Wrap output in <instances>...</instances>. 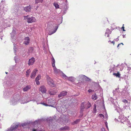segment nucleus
I'll return each mask as SVG.
<instances>
[{
	"label": "nucleus",
	"instance_id": "nucleus-62",
	"mask_svg": "<svg viewBox=\"0 0 131 131\" xmlns=\"http://www.w3.org/2000/svg\"><path fill=\"white\" fill-rule=\"evenodd\" d=\"M126 107H127V108H128L129 109V110L130 109V108L129 107H128L127 106H126Z\"/></svg>",
	"mask_w": 131,
	"mask_h": 131
},
{
	"label": "nucleus",
	"instance_id": "nucleus-39",
	"mask_svg": "<svg viewBox=\"0 0 131 131\" xmlns=\"http://www.w3.org/2000/svg\"><path fill=\"white\" fill-rule=\"evenodd\" d=\"M80 121V119H78L76 120L74 122L73 124H76L78 123Z\"/></svg>",
	"mask_w": 131,
	"mask_h": 131
},
{
	"label": "nucleus",
	"instance_id": "nucleus-55",
	"mask_svg": "<svg viewBox=\"0 0 131 131\" xmlns=\"http://www.w3.org/2000/svg\"><path fill=\"white\" fill-rule=\"evenodd\" d=\"M16 58H17V57L16 56H15V57H14V59H15V62H16Z\"/></svg>",
	"mask_w": 131,
	"mask_h": 131
},
{
	"label": "nucleus",
	"instance_id": "nucleus-36",
	"mask_svg": "<svg viewBox=\"0 0 131 131\" xmlns=\"http://www.w3.org/2000/svg\"><path fill=\"white\" fill-rule=\"evenodd\" d=\"M68 80L71 81L73 82L74 80V78L73 77H69Z\"/></svg>",
	"mask_w": 131,
	"mask_h": 131
},
{
	"label": "nucleus",
	"instance_id": "nucleus-4",
	"mask_svg": "<svg viewBox=\"0 0 131 131\" xmlns=\"http://www.w3.org/2000/svg\"><path fill=\"white\" fill-rule=\"evenodd\" d=\"M24 18L25 20H26L27 22L29 23H31L34 22L36 20L35 18L33 17H29V16H24Z\"/></svg>",
	"mask_w": 131,
	"mask_h": 131
},
{
	"label": "nucleus",
	"instance_id": "nucleus-28",
	"mask_svg": "<svg viewBox=\"0 0 131 131\" xmlns=\"http://www.w3.org/2000/svg\"><path fill=\"white\" fill-rule=\"evenodd\" d=\"M128 119L127 120V122L129 124H131V115L128 116Z\"/></svg>",
	"mask_w": 131,
	"mask_h": 131
},
{
	"label": "nucleus",
	"instance_id": "nucleus-18",
	"mask_svg": "<svg viewBox=\"0 0 131 131\" xmlns=\"http://www.w3.org/2000/svg\"><path fill=\"white\" fill-rule=\"evenodd\" d=\"M35 61V59L34 58H31L29 60L28 64L29 65H32Z\"/></svg>",
	"mask_w": 131,
	"mask_h": 131
},
{
	"label": "nucleus",
	"instance_id": "nucleus-14",
	"mask_svg": "<svg viewBox=\"0 0 131 131\" xmlns=\"http://www.w3.org/2000/svg\"><path fill=\"white\" fill-rule=\"evenodd\" d=\"M54 73L56 74L60 73L61 71L59 69H57L56 67H53Z\"/></svg>",
	"mask_w": 131,
	"mask_h": 131
},
{
	"label": "nucleus",
	"instance_id": "nucleus-13",
	"mask_svg": "<svg viewBox=\"0 0 131 131\" xmlns=\"http://www.w3.org/2000/svg\"><path fill=\"white\" fill-rule=\"evenodd\" d=\"M17 33V30L16 28H13L12 32L11 33V38H13L14 37V35Z\"/></svg>",
	"mask_w": 131,
	"mask_h": 131
},
{
	"label": "nucleus",
	"instance_id": "nucleus-59",
	"mask_svg": "<svg viewBox=\"0 0 131 131\" xmlns=\"http://www.w3.org/2000/svg\"><path fill=\"white\" fill-rule=\"evenodd\" d=\"M105 117H106L107 118L108 116L107 115V114L105 115Z\"/></svg>",
	"mask_w": 131,
	"mask_h": 131
},
{
	"label": "nucleus",
	"instance_id": "nucleus-63",
	"mask_svg": "<svg viewBox=\"0 0 131 131\" xmlns=\"http://www.w3.org/2000/svg\"><path fill=\"white\" fill-rule=\"evenodd\" d=\"M111 42V41L110 40H109V41H108V42Z\"/></svg>",
	"mask_w": 131,
	"mask_h": 131
},
{
	"label": "nucleus",
	"instance_id": "nucleus-45",
	"mask_svg": "<svg viewBox=\"0 0 131 131\" xmlns=\"http://www.w3.org/2000/svg\"><path fill=\"white\" fill-rule=\"evenodd\" d=\"M93 110L94 113H96V106H94L93 109Z\"/></svg>",
	"mask_w": 131,
	"mask_h": 131
},
{
	"label": "nucleus",
	"instance_id": "nucleus-57",
	"mask_svg": "<svg viewBox=\"0 0 131 131\" xmlns=\"http://www.w3.org/2000/svg\"><path fill=\"white\" fill-rule=\"evenodd\" d=\"M111 43H113V45H114L115 42H114V41H111Z\"/></svg>",
	"mask_w": 131,
	"mask_h": 131
},
{
	"label": "nucleus",
	"instance_id": "nucleus-21",
	"mask_svg": "<svg viewBox=\"0 0 131 131\" xmlns=\"http://www.w3.org/2000/svg\"><path fill=\"white\" fill-rule=\"evenodd\" d=\"M31 88V86L30 85H27L25 87L23 88V90L24 91H27L28 90L30 89Z\"/></svg>",
	"mask_w": 131,
	"mask_h": 131
},
{
	"label": "nucleus",
	"instance_id": "nucleus-32",
	"mask_svg": "<svg viewBox=\"0 0 131 131\" xmlns=\"http://www.w3.org/2000/svg\"><path fill=\"white\" fill-rule=\"evenodd\" d=\"M52 66L53 67H55V60L53 58V57H52Z\"/></svg>",
	"mask_w": 131,
	"mask_h": 131
},
{
	"label": "nucleus",
	"instance_id": "nucleus-40",
	"mask_svg": "<svg viewBox=\"0 0 131 131\" xmlns=\"http://www.w3.org/2000/svg\"><path fill=\"white\" fill-rule=\"evenodd\" d=\"M41 78V76L40 75H39L36 78V80H39Z\"/></svg>",
	"mask_w": 131,
	"mask_h": 131
},
{
	"label": "nucleus",
	"instance_id": "nucleus-31",
	"mask_svg": "<svg viewBox=\"0 0 131 131\" xmlns=\"http://www.w3.org/2000/svg\"><path fill=\"white\" fill-rule=\"evenodd\" d=\"M41 121V120L40 119H38V120H36L33 123V124L34 125L38 124L40 123Z\"/></svg>",
	"mask_w": 131,
	"mask_h": 131
},
{
	"label": "nucleus",
	"instance_id": "nucleus-54",
	"mask_svg": "<svg viewBox=\"0 0 131 131\" xmlns=\"http://www.w3.org/2000/svg\"><path fill=\"white\" fill-rule=\"evenodd\" d=\"M39 7V6H37L36 8H35V9L36 10Z\"/></svg>",
	"mask_w": 131,
	"mask_h": 131
},
{
	"label": "nucleus",
	"instance_id": "nucleus-64",
	"mask_svg": "<svg viewBox=\"0 0 131 131\" xmlns=\"http://www.w3.org/2000/svg\"><path fill=\"white\" fill-rule=\"evenodd\" d=\"M62 20H61V22L60 23V24L61 23H62Z\"/></svg>",
	"mask_w": 131,
	"mask_h": 131
},
{
	"label": "nucleus",
	"instance_id": "nucleus-51",
	"mask_svg": "<svg viewBox=\"0 0 131 131\" xmlns=\"http://www.w3.org/2000/svg\"><path fill=\"white\" fill-rule=\"evenodd\" d=\"M101 131H105V130L104 128H101Z\"/></svg>",
	"mask_w": 131,
	"mask_h": 131
},
{
	"label": "nucleus",
	"instance_id": "nucleus-2",
	"mask_svg": "<svg viewBox=\"0 0 131 131\" xmlns=\"http://www.w3.org/2000/svg\"><path fill=\"white\" fill-rule=\"evenodd\" d=\"M37 99L31 100L30 98L27 96H21L18 99L19 102H20L21 104H25L29 102L30 101H36Z\"/></svg>",
	"mask_w": 131,
	"mask_h": 131
},
{
	"label": "nucleus",
	"instance_id": "nucleus-1",
	"mask_svg": "<svg viewBox=\"0 0 131 131\" xmlns=\"http://www.w3.org/2000/svg\"><path fill=\"white\" fill-rule=\"evenodd\" d=\"M37 104H41L45 106H49L53 107L54 104L56 103V101L54 99L50 98H48L47 99L45 102L41 103V102L38 101L37 100H35Z\"/></svg>",
	"mask_w": 131,
	"mask_h": 131
},
{
	"label": "nucleus",
	"instance_id": "nucleus-30",
	"mask_svg": "<svg viewBox=\"0 0 131 131\" xmlns=\"http://www.w3.org/2000/svg\"><path fill=\"white\" fill-rule=\"evenodd\" d=\"M53 5L54 6L56 9H58L59 8V5L56 2H54L53 4Z\"/></svg>",
	"mask_w": 131,
	"mask_h": 131
},
{
	"label": "nucleus",
	"instance_id": "nucleus-9",
	"mask_svg": "<svg viewBox=\"0 0 131 131\" xmlns=\"http://www.w3.org/2000/svg\"><path fill=\"white\" fill-rule=\"evenodd\" d=\"M58 90L56 89H50L49 91V93L50 95H54L57 93Z\"/></svg>",
	"mask_w": 131,
	"mask_h": 131
},
{
	"label": "nucleus",
	"instance_id": "nucleus-23",
	"mask_svg": "<svg viewBox=\"0 0 131 131\" xmlns=\"http://www.w3.org/2000/svg\"><path fill=\"white\" fill-rule=\"evenodd\" d=\"M58 109L59 110L58 111H59L61 112L62 113L64 112L66 110V109H64L62 106L60 107V109H59V108L58 107V108L57 109V110H58Z\"/></svg>",
	"mask_w": 131,
	"mask_h": 131
},
{
	"label": "nucleus",
	"instance_id": "nucleus-26",
	"mask_svg": "<svg viewBox=\"0 0 131 131\" xmlns=\"http://www.w3.org/2000/svg\"><path fill=\"white\" fill-rule=\"evenodd\" d=\"M98 98L97 96L95 93H94L92 95V99L94 100H95Z\"/></svg>",
	"mask_w": 131,
	"mask_h": 131
},
{
	"label": "nucleus",
	"instance_id": "nucleus-24",
	"mask_svg": "<svg viewBox=\"0 0 131 131\" xmlns=\"http://www.w3.org/2000/svg\"><path fill=\"white\" fill-rule=\"evenodd\" d=\"M85 103V109H87L89 108L91 106V104L89 102L87 103Z\"/></svg>",
	"mask_w": 131,
	"mask_h": 131
},
{
	"label": "nucleus",
	"instance_id": "nucleus-8",
	"mask_svg": "<svg viewBox=\"0 0 131 131\" xmlns=\"http://www.w3.org/2000/svg\"><path fill=\"white\" fill-rule=\"evenodd\" d=\"M67 92L66 91H63L61 92L58 95V97L60 99L63 98L64 96L67 95Z\"/></svg>",
	"mask_w": 131,
	"mask_h": 131
},
{
	"label": "nucleus",
	"instance_id": "nucleus-27",
	"mask_svg": "<svg viewBox=\"0 0 131 131\" xmlns=\"http://www.w3.org/2000/svg\"><path fill=\"white\" fill-rule=\"evenodd\" d=\"M85 103H82L81 105V108L82 111L84 109H85Z\"/></svg>",
	"mask_w": 131,
	"mask_h": 131
},
{
	"label": "nucleus",
	"instance_id": "nucleus-16",
	"mask_svg": "<svg viewBox=\"0 0 131 131\" xmlns=\"http://www.w3.org/2000/svg\"><path fill=\"white\" fill-rule=\"evenodd\" d=\"M30 39L29 37H26L25 38L24 43L26 45H28L29 43Z\"/></svg>",
	"mask_w": 131,
	"mask_h": 131
},
{
	"label": "nucleus",
	"instance_id": "nucleus-52",
	"mask_svg": "<svg viewBox=\"0 0 131 131\" xmlns=\"http://www.w3.org/2000/svg\"><path fill=\"white\" fill-rule=\"evenodd\" d=\"M127 70L129 71L131 70V68L129 67H128Z\"/></svg>",
	"mask_w": 131,
	"mask_h": 131
},
{
	"label": "nucleus",
	"instance_id": "nucleus-42",
	"mask_svg": "<svg viewBox=\"0 0 131 131\" xmlns=\"http://www.w3.org/2000/svg\"><path fill=\"white\" fill-rule=\"evenodd\" d=\"M99 116L100 117L102 118V119H103L104 118V116L102 114H100Z\"/></svg>",
	"mask_w": 131,
	"mask_h": 131
},
{
	"label": "nucleus",
	"instance_id": "nucleus-60",
	"mask_svg": "<svg viewBox=\"0 0 131 131\" xmlns=\"http://www.w3.org/2000/svg\"><path fill=\"white\" fill-rule=\"evenodd\" d=\"M119 37L118 36V38ZM118 38H117L116 39V41H118L119 40V39H118Z\"/></svg>",
	"mask_w": 131,
	"mask_h": 131
},
{
	"label": "nucleus",
	"instance_id": "nucleus-38",
	"mask_svg": "<svg viewBox=\"0 0 131 131\" xmlns=\"http://www.w3.org/2000/svg\"><path fill=\"white\" fill-rule=\"evenodd\" d=\"M43 1V0H35V2L36 4L39 3H42Z\"/></svg>",
	"mask_w": 131,
	"mask_h": 131
},
{
	"label": "nucleus",
	"instance_id": "nucleus-12",
	"mask_svg": "<svg viewBox=\"0 0 131 131\" xmlns=\"http://www.w3.org/2000/svg\"><path fill=\"white\" fill-rule=\"evenodd\" d=\"M32 9V6L30 5L27 6L25 7L24 8V10L26 12H30Z\"/></svg>",
	"mask_w": 131,
	"mask_h": 131
},
{
	"label": "nucleus",
	"instance_id": "nucleus-61",
	"mask_svg": "<svg viewBox=\"0 0 131 131\" xmlns=\"http://www.w3.org/2000/svg\"><path fill=\"white\" fill-rule=\"evenodd\" d=\"M106 128H107V129H108V126L107 125V126H106Z\"/></svg>",
	"mask_w": 131,
	"mask_h": 131
},
{
	"label": "nucleus",
	"instance_id": "nucleus-53",
	"mask_svg": "<svg viewBox=\"0 0 131 131\" xmlns=\"http://www.w3.org/2000/svg\"><path fill=\"white\" fill-rule=\"evenodd\" d=\"M121 44H122L123 45V43H121L118 44V45L117 46V47H118Z\"/></svg>",
	"mask_w": 131,
	"mask_h": 131
},
{
	"label": "nucleus",
	"instance_id": "nucleus-48",
	"mask_svg": "<svg viewBox=\"0 0 131 131\" xmlns=\"http://www.w3.org/2000/svg\"><path fill=\"white\" fill-rule=\"evenodd\" d=\"M88 91L89 93L92 92L94 91V90H93L91 89H89L88 90Z\"/></svg>",
	"mask_w": 131,
	"mask_h": 131
},
{
	"label": "nucleus",
	"instance_id": "nucleus-17",
	"mask_svg": "<svg viewBox=\"0 0 131 131\" xmlns=\"http://www.w3.org/2000/svg\"><path fill=\"white\" fill-rule=\"evenodd\" d=\"M85 77V75H80L77 78V79L80 81H82L84 79Z\"/></svg>",
	"mask_w": 131,
	"mask_h": 131
},
{
	"label": "nucleus",
	"instance_id": "nucleus-44",
	"mask_svg": "<svg viewBox=\"0 0 131 131\" xmlns=\"http://www.w3.org/2000/svg\"><path fill=\"white\" fill-rule=\"evenodd\" d=\"M27 124L26 123H23L21 124V126L23 127H25L27 125Z\"/></svg>",
	"mask_w": 131,
	"mask_h": 131
},
{
	"label": "nucleus",
	"instance_id": "nucleus-46",
	"mask_svg": "<svg viewBox=\"0 0 131 131\" xmlns=\"http://www.w3.org/2000/svg\"><path fill=\"white\" fill-rule=\"evenodd\" d=\"M39 80H36L35 81L36 82V84L37 85H39L40 84V82L39 81H38Z\"/></svg>",
	"mask_w": 131,
	"mask_h": 131
},
{
	"label": "nucleus",
	"instance_id": "nucleus-7",
	"mask_svg": "<svg viewBox=\"0 0 131 131\" xmlns=\"http://www.w3.org/2000/svg\"><path fill=\"white\" fill-rule=\"evenodd\" d=\"M18 102H19L18 99L15 97L11 98L10 99V103L11 105H14L16 104Z\"/></svg>",
	"mask_w": 131,
	"mask_h": 131
},
{
	"label": "nucleus",
	"instance_id": "nucleus-6",
	"mask_svg": "<svg viewBox=\"0 0 131 131\" xmlns=\"http://www.w3.org/2000/svg\"><path fill=\"white\" fill-rule=\"evenodd\" d=\"M58 26H53L52 28L49 31L48 34L49 35H51L55 32L58 28Z\"/></svg>",
	"mask_w": 131,
	"mask_h": 131
},
{
	"label": "nucleus",
	"instance_id": "nucleus-10",
	"mask_svg": "<svg viewBox=\"0 0 131 131\" xmlns=\"http://www.w3.org/2000/svg\"><path fill=\"white\" fill-rule=\"evenodd\" d=\"M119 118L121 120V122L123 123V122L125 121L127 122V120L128 119L125 117L124 115H120L119 116Z\"/></svg>",
	"mask_w": 131,
	"mask_h": 131
},
{
	"label": "nucleus",
	"instance_id": "nucleus-15",
	"mask_svg": "<svg viewBox=\"0 0 131 131\" xmlns=\"http://www.w3.org/2000/svg\"><path fill=\"white\" fill-rule=\"evenodd\" d=\"M38 71V70L37 69H35L34 70L33 72L31 74V78L34 79L36 75V73Z\"/></svg>",
	"mask_w": 131,
	"mask_h": 131
},
{
	"label": "nucleus",
	"instance_id": "nucleus-34",
	"mask_svg": "<svg viewBox=\"0 0 131 131\" xmlns=\"http://www.w3.org/2000/svg\"><path fill=\"white\" fill-rule=\"evenodd\" d=\"M119 92V90L118 88L116 89L115 90L113 91V94H115L117 93H118Z\"/></svg>",
	"mask_w": 131,
	"mask_h": 131
},
{
	"label": "nucleus",
	"instance_id": "nucleus-47",
	"mask_svg": "<svg viewBox=\"0 0 131 131\" xmlns=\"http://www.w3.org/2000/svg\"><path fill=\"white\" fill-rule=\"evenodd\" d=\"M14 53H15V54L16 53V47H15V45H14Z\"/></svg>",
	"mask_w": 131,
	"mask_h": 131
},
{
	"label": "nucleus",
	"instance_id": "nucleus-5",
	"mask_svg": "<svg viewBox=\"0 0 131 131\" xmlns=\"http://www.w3.org/2000/svg\"><path fill=\"white\" fill-rule=\"evenodd\" d=\"M46 78L48 84L51 86L54 87V84L53 80L47 75L46 76Z\"/></svg>",
	"mask_w": 131,
	"mask_h": 131
},
{
	"label": "nucleus",
	"instance_id": "nucleus-29",
	"mask_svg": "<svg viewBox=\"0 0 131 131\" xmlns=\"http://www.w3.org/2000/svg\"><path fill=\"white\" fill-rule=\"evenodd\" d=\"M10 94V93L7 91H5L4 92L3 95L5 97H6L7 96H8Z\"/></svg>",
	"mask_w": 131,
	"mask_h": 131
},
{
	"label": "nucleus",
	"instance_id": "nucleus-19",
	"mask_svg": "<svg viewBox=\"0 0 131 131\" xmlns=\"http://www.w3.org/2000/svg\"><path fill=\"white\" fill-rule=\"evenodd\" d=\"M35 51L34 48L33 47H30L28 49V54L31 53H34Z\"/></svg>",
	"mask_w": 131,
	"mask_h": 131
},
{
	"label": "nucleus",
	"instance_id": "nucleus-58",
	"mask_svg": "<svg viewBox=\"0 0 131 131\" xmlns=\"http://www.w3.org/2000/svg\"><path fill=\"white\" fill-rule=\"evenodd\" d=\"M125 35H123V38H125Z\"/></svg>",
	"mask_w": 131,
	"mask_h": 131
},
{
	"label": "nucleus",
	"instance_id": "nucleus-43",
	"mask_svg": "<svg viewBox=\"0 0 131 131\" xmlns=\"http://www.w3.org/2000/svg\"><path fill=\"white\" fill-rule=\"evenodd\" d=\"M32 131H44V130L42 131L40 130H39V129H36L34 128H33L32 129Z\"/></svg>",
	"mask_w": 131,
	"mask_h": 131
},
{
	"label": "nucleus",
	"instance_id": "nucleus-11",
	"mask_svg": "<svg viewBox=\"0 0 131 131\" xmlns=\"http://www.w3.org/2000/svg\"><path fill=\"white\" fill-rule=\"evenodd\" d=\"M39 90L42 93H45L46 92V89L44 86H42L40 88Z\"/></svg>",
	"mask_w": 131,
	"mask_h": 131
},
{
	"label": "nucleus",
	"instance_id": "nucleus-25",
	"mask_svg": "<svg viewBox=\"0 0 131 131\" xmlns=\"http://www.w3.org/2000/svg\"><path fill=\"white\" fill-rule=\"evenodd\" d=\"M68 129L69 127L68 126H66L61 128L60 129V130L62 131H64L67 130H68Z\"/></svg>",
	"mask_w": 131,
	"mask_h": 131
},
{
	"label": "nucleus",
	"instance_id": "nucleus-35",
	"mask_svg": "<svg viewBox=\"0 0 131 131\" xmlns=\"http://www.w3.org/2000/svg\"><path fill=\"white\" fill-rule=\"evenodd\" d=\"M114 75L116 76L117 77L119 78L121 74L119 72H118L117 73H114L113 74Z\"/></svg>",
	"mask_w": 131,
	"mask_h": 131
},
{
	"label": "nucleus",
	"instance_id": "nucleus-33",
	"mask_svg": "<svg viewBox=\"0 0 131 131\" xmlns=\"http://www.w3.org/2000/svg\"><path fill=\"white\" fill-rule=\"evenodd\" d=\"M61 75L62 76L63 78H64L65 79H66L68 78V77L66 75H65L63 73L61 72Z\"/></svg>",
	"mask_w": 131,
	"mask_h": 131
},
{
	"label": "nucleus",
	"instance_id": "nucleus-37",
	"mask_svg": "<svg viewBox=\"0 0 131 131\" xmlns=\"http://www.w3.org/2000/svg\"><path fill=\"white\" fill-rule=\"evenodd\" d=\"M30 72H31V71L30 69L27 70V71L26 72V77H28L29 74Z\"/></svg>",
	"mask_w": 131,
	"mask_h": 131
},
{
	"label": "nucleus",
	"instance_id": "nucleus-56",
	"mask_svg": "<svg viewBox=\"0 0 131 131\" xmlns=\"http://www.w3.org/2000/svg\"><path fill=\"white\" fill-rule=\"evenodd\" d=\"M105 125L106 126H107V122H105Z\"/></svg>",
	"mask_w": 131,
	"mask_h": 131
},
{
	"label": "nucleus",
	"instance_id": "nucleus-49",
	"mask_svg": "<svg viewBox=\"0 0 131 131\" xmlns=\"http://www.w3.org/2000/svg\"><path fill=\"white\" fill-rule=\"evenodd\" d=\"M123 101L125 103H127L128 101L126 99H124Z\"/></svg>",
	"mask_w": 131,
	"mask_h": 131
},
{
	"label": "nucleus",
	"instance_id": "nucleus-41",
	"mask_svg": "<svg viewBox=\"0 0 131 131\" xmlns=\"http://www.w3.org/2000/svg\"><path fill=\"white\" fill-rule=\"evenodd\" d=\"M85 78L84 79H85L86 81H91V79L89 78L88 77H86V76H85Z\"/></svg>",
	"mask_w": 131,
	"mask_h": 131
},
{
	"label": "nucleus",
	"instance_id": "nucleus-3",
	"mask_svg": "<svg viewBox=\"0 0 131 131\" xmlns=\"http://www.w3.org/2000/svg\"><path fill=\"white\" fill-rule=\"evenodd\" d=\"M19 125L17 123H14L11 126L10 128H8L6 131H16Z\"/></svg>",
	"mask_w": 131,
	"mask_h": 131
},
{
	"label": "nucleus",
	"instance_id": "nucleus-22",
	"mask_svg": "<svg viewBox=\"0 0 131 131\" xmlns=\"http://www.w3.org/2000/svg\"><path fill=\"white\" fill-rule=\"evenodd\" d=\"M116 67H115V65L113 64H112L110 68L109 69L110 73H111L112 71L115 70Z\"/></svg>",
	"mask_w": 131,
	"mask_h": 131
},
{
	"label": "nucleus",
	"instance_id": "nucleus-20",
	"mask_svg": "<svg viewBox=\"0 0 131 131\" xmlns=\"http://www.w3.org/2000/svg\"><path fill=\"white\" fill-rule=\"evenodd\" d=\"M111 33V31L110 30L107 28L106 31V32L105 34V36H106V35H107V37H109L110 36L109 35Z\"/></svg>",
	"mask_w": 131,
	"mask_h": 131
},
{
	"label": "nucleus",
	"instance_id": "nucleus-50",
	"mask_svg": "<svg viewBox=\"0 0 131 131\" xmlns=\"http://www.w3.org/2000/svg\"><path fill=\"white\" fill-rule=\"evenodd\" d=\"M124 24H123V27H122L121 28V29H122V30L124 31H125V30L124 29Z\"/></svg>",
	"mask_w": 131,
	"mask_h": 131
}]
</instances>
